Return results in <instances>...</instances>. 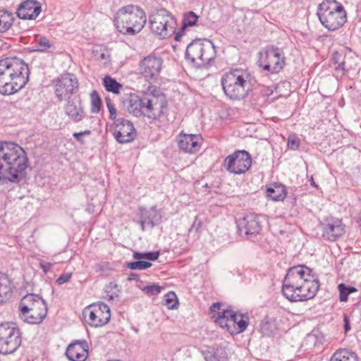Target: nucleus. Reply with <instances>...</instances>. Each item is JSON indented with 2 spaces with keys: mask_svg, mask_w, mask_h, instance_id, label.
<instances>
[{
  "mask_svg": "<svg viewBox=\"0 0 361 361\" xmlns=\"http://www.w3.org/2000/svg\"><path fill=\"white\" fill-rule=\"evenodd\" d=\"M165 305L169 309H176L178 306V301L176 293L173 291H169L164 295Z\"/></svg>",
  "mask_w": 361,
  "mask_h": 361,
  "instance_id": "79ce46f5",
  "label": "nucleus"
},
{
  "mask_svg": "<svg viewBox=\"0 0 361 361\" xmlns=\"http://www.w3.org/2000/svg\"><path fill=\"white\" fill-rule=\"evenodd\" d=\"M14 20L13 13L5 9L0 10V33L7 32L12 27Z\"/></svg>",
  "mask_w": 361,
  "mask_h": 361,
  "instance_id": "72a5a7b5",
  "label": "nucleus"
},
{
  "mask_svg": "<svg viewBox=\"0 0 361 361\" xmlns=\"http://www.w3.org/2000/svg\"><path fill=\"white\" fill-rule=\"evenodd\" d=\"M285 55L282 49L269 45L259 53L258 66L270 74L279 73L285 66Z\"/></svg>",
  "mask_w": 361,
  "mask_h": 361,
  "instance_id": "1a4fd4ad",
  "label": "nucleus"
},
{
  "mask_svg": "<svg viewBox=\"0 0 361 361\" xmlns=\"http://www.w3.org/2000/svg\"><path fill=\"white\" fill-rule=\"evenodd\" d=\"M156 105L157 106H154L153 111H150V114H149V118L159 119L166 112L168 109V102L164 94H160L157 95Z\"/></svg>",
  "mask_w": 361,
  "mask_h": 361,
  "instance_id": "c756f323",
  "label": "nucleus"
},
{
  "mask_svg": "<svg viewBox=\"0 0 361 361\" xmlns=\"http://www.w3.org/2000/svg\"><path fill=\"white\" fill-rule=\"evenodd\" d=\"M151 30L162 38L175 34L176 20L165 8L158 10L149 17Z\"/></svg>",
  "mask_w": 361,
  "mask_h": 361,
  "instance_id": "9d476101",
  "label": "nucleus"
},
{
  "mask_svg": "<svg viewBox=\"0 0 361 361\" xmlns=\"http://www.w3.org/2000/svg\"><path fill=\"white\" fill-rule=\"evenodd\" d=\"M252 163V157L247 151L238 149L225 158L224 166L230 173L240 175L250 169Z\"/></svg>",
  "mask_w": 361,
  "mask_h": 361,
  "instance_id": "f8f14e48",
  "label": "nucleus"
},
{
  "mask_svg": "<svg viewBox=\"0 0 361 361\" xmlns=\"http://www.w3.org/2000/svg\"><path fill=\"white\" fill-rule=\"evenodd\" d=\"M52 265L53 264L51 263L44 261H42L39 263V267L44 273H48L50 271L52 268Z\"/></svg>",
  "mask_w": 361,
  "mask_h": 361,
  "instance_id": "3c124183",
  "label": "nucleus"
},
{
  "mask_svg": "<svg viewBox=\"0 0 361 361\" xmlns=\"http://www.w3.org/2000/svg\"><path fill=\"white\" fill-rule=\"evenodd\" d=\"M139 211L140 219H143L144 223H147V225L151 228L159 224L161 220V215L155 207L149 209L141 207Z\"/></svg>",
  "mask_w": 361,
  "mask_h": 361,
  "instance_id": "393cba45",
  "label": "nucleus"
},
{
  "mask_svg": "<svg viewBox=\"0 0 361 361\" xmlns=\"http://www.w3.org/2000/svg\"><path fill=\"white\" fill-rule=\"evenodd\" d=\"M151 266L152 263L149 262L137 259V261L127 263L126 267L132 270H145Z\"/></svg>",
  "mask_w": 361,
  "mask_h": 361,
  "instance_id": "37998d69",
  "label": "nucleus"
},
{
  "mask_svg": "<svg viewBox=\"0 0 361 361\" xmlns=\"http://www.w3.org/2000/svg\"><path fill=\"white\" fill-rule=\"evenodd\" d=\"M97 59L101 61H103L104 64L109 61V55L105 52H102L98 56Z\"/></svg>",
  "mask_w": 361,
  "mask_h": 361,
  "instance_id": "864d4df0",
  "label": "nucleus"
},
{
  "mask_svg": "<svg viewBox=\"0 0 361 361\" xmlns=\"http://www.w3.org/2000/svg\"><path fill=\"white\" fill-rule=\"evenodd\" d=\"M262 217L255 213H249L237 221L238 231L240 236L253 240L262 230Z\"/></svg>",
  "mask_w": 361,
  "mask_h": 361,
  "instance_id": "4468645a",
  "label": "nucleus"
},
{
  "mask_svg": "<svg viewBox=\"0 0 361 361\" xmlns=\"http://www.w3.org/2000/svg\"><path fill=\"white\" fill-rule=\"evenodd\" d=\"M105 293L109 300H114L119 297L121 290L115 282H110L105 288Z\"/></svg>",
  "mask_w": 361,
  "mask_h": 361,
  "instance_id": "58836bf2",
  "label": "nucleus"
},
{
  "mask_svg": "<svg viewBox=\"0 0 361 361\" xmlns=\"http://www.w3.org/2000/svg\"><path fill=\"white\" fill-rule=\"evenodd\" d=\"M160 252H133V258L135 259H146L149 261H155L158 259Z\"/></svg>",
  "mask_w": 361,
  "mask_h": 361,
  "instance_id": "a19ab883",
  "label": "nucleus"
},
{
  "mask_svg": "<svg viewBox=\"0 0 361 361\" xmlns=\"http://www.w3.org/2000/svg\"><path fill=\"white\" fill-rule=\"evenodd\" d=\"M215 58L216 49L210 40H193L185 50L186 61L196 68H207Z\"/></svg>",
  "mask_w": 361,
  "mask_h": 361,
  "instance_id": "0eeeda50",
  "label": "nucleus"
},
{
  "mask_svg": "<svg viewBox=\"0 0 361 361\" xmlns=\"http://www.w3.org/2000/svg\"><path fill=\"white\" fill-rule=\"evenodd\" d=\"M306 341L310 343H313L314 346L317 345V337L314 334H310L306 338Z\"/></svg>",
  "mask_w": 361,
  "mask_h": 361,
  "instance_id": "6e6d98bb",
  "label": "nucleus"
},
{
  "mask_svg": "<svg viewBox=\"0 0 361 361\" xmlns=\"http://www.w3.org/2000/svg\"><path fill=\"white\" fill-rule=\"evenodd\" d=\"M228 322H232L238 325L237 333L243 332L247 329L249 324V317L247 314H238L232 310L228 315Z\"/></svg>",
  "mask_w": 361,
  "mask_h": 361,
  "instance_id": "2f4dec72",
  "label": "nucleus"
},
{
  "mask_svg": "<svg viewBox=\"0 0 361 361\" xmlns=\"http://www.w3.org/2000/svg\"><path fill=\"white\" fill-rule=\"evenodd\" d=\"M222 304L221 302H214L212 305L209 310L212 314V318L214 322L219 324V326L227 329L230 331V326L228 324V315L231 310L222 309Z\"/></svg>",
  "mask_w": 361,
  "mask_h": 361,
  "instance_id": "b1692460",
  "label": "nucleus"
},
{
  "mask_svg": "<svg viewBox=\"0 0 361 361\" xmlns=\"http://www.w3.org/2000/svg\"><path fill=\"white\" fill-rule=\"evenodd\" d=\"M357 223L359 227L361 229V213L359 214V216H358L357 220Z\"/></svg>",
  "mask_w": 361,
  "mask_h": 361,
  "instance_id": "680f3d73",
  "label": "nucleus"
},
{
  "mask_svg": "<svg viewBox=\"0 0 361 361\" xmlns=\"http://www.w3.org/2000/svg\"><path fill=\"white\" fill-rule=\"evenodd\" d=\"M330 361H358L355 352L343 348L337 350L331 357Z\"/></svg>",
  "mask_w": 361,
  "mask_h": 361,
  "instance_id": "473e14b6",
  "label": "nucleus"
},
{
  "mask_svg": "<svg viewBox=\"0 0 361 361\" xmlns=\"http://www.w3.org/2000/svg\"><path fill=\"white\" fill-rule=\"evenodd\" d=\"M103 85L106 91L114 94H118L122 88V85L116 81V79L109 75H106L103 79Z\"/></svg>",
  "mask_w": 361,
  "mask_h": 361,
  "instance_id": "f704fd0d",
  "label": "nucleus"
},
{
  "mask_svg": "<svg viewBox=\"0 0 361 361\" xmlns=\"http://www.w3.org/2000/svg\"><path fill=\"white\" fill-rule=\"evenodd\" d=\"M300 145V140L295 134L289 135L287 141V147L289 149L297 150Z\"/></svg>",
  "mask_w": 361,
  "mask_h": 361,
  "instance_id": "c03bdc74",
  "label": "nucleus"
},
{
  "mask_svg": "<svg viewBox=\"0 0 361 361\" xmlns=\"http://www.w3.org/2000/svg\"><path fill=\"white\" fill-rule=\"evenodd\" d=\"M109 361H121L120 360H109Z\"/></svg>",
  "mask_w": 361,
  "mask_h": 361,
  "instance_id": "e2e57ef3",
  "label": "nucleus"
},
{
  "mask_svg": "<svg viewBox=\"0 0 361 361\" xmlns=\"http://www.w3.org/2000/svg\"><path fill=\"white\" fill-rule=\"evenodd\" d=\"M64 106L66 115L74 123H78L86 116L85 107L80 97L68 98Z\"/></svg>",
  "mask_w": 361,
  "mask_h": 361,
  "instance_id": "412c9836",
  "label": "nucleus"
},
{
  "mask_svg": "<svg viewBox=\"0 0 361 361\" xmlns=\"http://www.w3.org/2000/svg\"><path fill=\"white\" fill-rule=\"evenodd\" d=\"M202 222L200 219H199L197 216L195 217L192 225L189 229V233H192V231L197 232L199 229V228L201 226Z\"/></svg>",
  "mask_w": 361,
  "mask_h": 361,
  "instance_id": "8fccbe9b",
  "label": "nucleus"
},
{
  "mask_svg": "<svg viewBox=\"0 0 361 361\" xmlns=\"http://www.w3.org/2000/svg\"><path fill=\"white\" fill-rule=\"evenodd\" d=\"M90 98L92 113H99L101 110L102 100L98 92L96 90H93L90 94Z\"/></svg>",
  "mask_w": 361,
  "mask_h": 361,
  "instance_id": "ea45409f",
  "label": "nucleus"
},
{
  "mask_svg": "<svg viewBox=\"0 0 361 361\" xmlns=\"http://www.w3.org/2000/svg\"><path fill=\"white\" fill-rule=\"evenodd\" d=\"M322 230V237L324 240L335 242L345 233V225L341 219L334 216L325 218L319 224Z\"/></svg>",
  "mask_w": 361,
  "mask_h": 361,
  "instance_id": "dca6fc26",
  "label": "nucleus"
},
{
  "mask_svg": "<svg viewBox=\"0 0 361 361\" xmlns=\"http://www.w3.org/2000/svg\"><path fill=\"white\" fill-rule=\"evenodd\" d=\"M250 75L246 71L233 69L225 73L221 80L225 94L233 100L245 97L250 90Z\"/></svg>",
  "mask_w": 361,
  "mask_h": 361,
  "instance_id": "39448f33",
  "label": "nucleus"
},
{
  "mask_svg": "<svg viewBox=\"0 0 361 361\" xmlns=\"http://www.w3.org/2000/svg\"><path fill=\"white\" fill-rule=\"evenodd\" d=\"M178 147L185 153L195 154L202 144V137L199 134H187L181 131L176 137Z\"/></svg>",
  "mask_w": 361,
  "mask_h": 361,
  "instance_id": "6ab92c4d",
  "label": "nucleus"
},
{
  "mask_svg": "<svg viewBox=\"0 0 361 361\" xmlns=\"http://www.w3.org/2000/svg\"><path fill=\"white\" fill-rule=\"evenodd\" d=\"M339 291V300L341 302H346L348 299V295L357 291V289L350 286H346L344 283H340L338 286Z\"/></svg>",
  "mask_w": 361,
  "mask_h": 361,
  "instance_id": "4c0bfd02",
  "label": "nucleus"
},
{
  "mask_svg": "<svg viewBox=\"0 0 361 361\" xmlns=\"http://www.w3.org/2000/svg\"><path fill=\"white\" fill-rule=\"evenodd\" d=\"M14 284L9 276L0 272V304L12 295Z\"/></svg>",
  "mask_w": 361,
  "mask_h": 361,
  "instance_id": "a878e982",
  "label": "nucleus"
},
{
  "mask_svg": "<svg viewBox=\"0 0 361 361\" xmlns=\"http://www.w3.org/2000/svg\"><path fill=\"white\" fill-rule=\"evenodd\" d=\"M72 277V273H64L61 274L56 280V283L58 285H62L66 282H68Z\"/></svg>",
  "mask_w": 361,
  "mask_h": 361,
  "instance_id": "de8ad7c7",
  "label": "nucleus"
},
{
  "mask_svg": "<svg viewBox=\"0 0 361 361\" xmlns=\"http://www.w3.org/2000/svg\"><path fill=\"white\" fill-rule=\"evenodd\" d=\"M128 281H140V276L138 274H135V273H130L129 275H128Z\"/></svg>",
  "mask_w": 361,
  "mask_h": 361,
  "instance_id": "13d9d810",
  "label": "nucleus"
},
{
  "mask_svg": "<svg viewBox=\"0 0 361 361\" xmlns=\"http://www.w3.org/2000/svg\"><path fill=\"white\" fill-rule=\"evenodd\" d=\"M47 302L37 294H27L19 304L20 318L30 324H41L47 317Z\"/></svg>",
  "mask_w": 361,
  "mask_h": 361,
  "instance_id": "423d86ee",
  "label": "nucleus"
},
{
  "mask_svg": "<svg viewBox=\"0 0 361 361\" xmlns=\"http://www.w3.org/2000/svg\"><path fill=\"white\" fill-rule=\"evenodd\" d=\"M140 224L141 228L142 231H145V225H147V223H144L143 219H140V221H138Z\"/></svg>",
  "mask_w": 361,
  "mask_h": 361,
  "instance_id": "052dcab7",
  "label": "nucleus"
},
{
  "mask_svg": "<svg viewBox=\"0 0 361 361\" xmlns=\"http://www.w3.org/2000/svg\"><path fill=\"white\" fill-rule=\"evenodd\" d=\"M320 288L317 274L305 264L290 267L283 281V295L290 302H302L315 297Z\"/></svg>",
  "mask_w": 361,
  "mask_h": 361,
  "instance_id": "f257e3e1",
  "label": "nucleus"
},
{
  "mask_svg": "<svg viewBox=\"0 0 361 361\" xmlns=\"http://www.w3.org/2000/svg\"><path fill=\"white\" fill-rule=\"evenodd\" d=\"M317 15L321 23L329 30H336L346 20V13L343 5L336 0H326L321 3Z\"/></svg>",
  "mask_w": 361,
  "mask_h": 361,
  "instance_id": "6e6552de",
  "label": "nucleus"
},
{
  "mask_svg": "<svg viewBox=\"0 0 361 361\" xmlns=\"http://www.w3.org/2000/svg\"><path fill=\"white\" fill-rule=\"evenodd\" d=\"M162 289V287H161L159 285L152 284L149 285L143 288L142 290L149 296L152 295H157L159 293H160L161 290Z\"/></svg>",
  "mask_w": 361,
  "mask_h": 361,
  "instance_id": "a18cd8bd",
  "label": "nucleus"
},
{
  "mask_svg": "<svg viewBox=\"0 0 361 361\" xmlns=\"http://www.w3.org/2000/svg\"><path fill=\"white\" fill-rule=\"evenodd\" d=\"M91 131L90 130H85L82 132L74 133L73 136L76 139L77 141L83 143L84 141L82 140V135H89Z\"/></svg>",
  "mask_w": 361,
  "mask_h": 361,
  "instance_id": "09e8293b",
  "label": "nucleus"
},
{
  "mask_svg": "<svg viewBox=\"0 0 361 361\" xmlns=\"http://www.w3.org/2000/svg\"><path fill=\"white\" fill-rule=\"evenodd\" d=\"M350 322L346 314H344V329L347 332L350 330Z\"/></svg>",
  "mask_w": 361,
  "mask_h": 361,
  "instance_id": "4d7b16f0",
  "label": "nucleus"
},
{
  "mask_svg": "<svg viewBox=\"0 0 361 361\" xmlns=\"http://www.w3.org/2000/svg\"><path fill=\"white\" fill-rule=\"evenodd\" d=\"M28 65L19 57L0 60V94H13L23 89L29 80Z\"/></svg>",
  "mask_w": 361,
  "mask_h": 361,
  "instance_id": "7ed1b4c3",
  "label": "nucleus"
},
{
  "mask_svg": "<svg viewBox=\"0 0 361 361\" xmlns=\"http://www.w3.org/2000/svg\"><path fill=\"white\" fill-rule=\"evenodd\" d=\"M337 64L338 66L335 68V71L340 73L341 75H343L345 72V61H342Z\"/></svg>",
  "mask_w": 361,
  "mask_h": 361,
  "instance_id": "603ef678",
  "label": "nucleus"
},
{
  "mask_svg": "<svg viewBox=\"0 0 361 361\" xmlns=\"http://www.w3.org/2000/svg\"><path fill=\"white\" fill-rule=\"evenodd\" d=\"M147 22L145 11L138 6L127 5L120 8L114 16V24L117 30L126 35H135Z\"/></svg>",
  "mask_w": 361,
  "mask_h": 361,
  "instance_id": "20e7f679",
  "label": "nucleus"
},
{
  "mask_svg": "<svg viewBox=\"0 0 361 361\" xmlns=\"http://www.w3.org/2000/svg\"><path fill=\"white\" fill-rule=\"evenodd\" d=\"M163 64L160 56L149 54L145 56L140 63V73L147 80H155L159 76Z\"/></svg>",
  "mask_w": 361,
  "mask_h": 361,
  "instance_id": "a211bd4d",
  "label": "nucleus"
},
{
  "mask_svg": "<svg viewBox=\"0 0 361 361\" xmlns=\"http://www.w3.org/2000/svg\"><path fill=\"white\" fill-rule=\"evenodd\" d=\"M278 331L276 320L274 318L265 317L260 324V332L263 336H274Z\"/></svg>",
  "mask_w": 361,
  "mask_h": 361,
  "instance_id": "7c9ffc66",
  "label": "nucleus"
},
{
  "mask_svg": "<svg viewBox=\"0 0 361 361\" xmlns=\"http://www.w3.org/2000/svg\"><path fill=\"white\" fill-rule=\"evenodd\" d=\"M202 353L205 361H227L228 358L224 348H208Z\"/></svg>",
  "mask_w": 361,
  "mask_h": 361,
  "instance_id": "bb28decb",
  "label": "nucleus"
},
{
  "mask_svg": "<svg viewBox=\"0 0 361 361\" xmlns=\"http://www.w3.org/2000/svg\"><path fill=\"white\" fill-rule=\"evenodd\" d=\"M54 92L59 101L71 98L79 89L77 77L70 73H64L53 80Z\"/></svg>",
  "mask_w": 361,
  "mask_h": 361,
  "instance_id": "ddd939ff",
  "label": "nucleus"
},
{
  "mask_svg": "<svg viewBox=\"0 0 361 361\" xmlns=\"http://www.w3.org/2000/svg\"><path fill=\"white\" fill-rule=\"evenodd\" d=\"M20 330L13 323L0 324V354L14 353L21 345Z\"/></svg>",
  "mask_w": 361,
  "mask_h": 361,
  "instance_id": "9b49d317",
  "label": "nucleus"
},
{
  "mask_svg": "<svg viewBox=\"0 0 361 361\" xmlns=\"http://www.w3.org/2000/svg\"><path fill=\"white\" fill-rule=\"evenodd\" d=\"M113 135L120 144L132 142L137 137V131L133 123L124 118H118L114 122Z\"/></svg>",
  "mask_w": 361,
  "mask_h": 361,
  "instance_id": "f3484780",
  "label": "nucleus"
},
{
  "mask_svg": "<svg viewBox=\"0 0 361 361\" xmlns=\"http://www.w3.org/2000/svg\"><path fill=\"white\" fill-rule=\"evenodd\" d=\"M66 355L70 361H85L88 356V345L82 340L75 341L68 346Z\"/></svg>",
  "mask_w": 361,
  "mask_h": 361,
  "instance_id": "4be33fe9",
  "label": "nucleus"
},
{
  "mask_svg": "<svg viewBox=\"0 0 361 361\" xmlns=\"http://www.w3.org/2000/svg\"><path fill=\"white\" fill-rule=\"evenodd\" d=\"M106 103L107 109L110 114L109 118L111 120H113L114 122L115 120H117V118H116L117 110L115 108L114 104L111 102V101L109 98H106Z\"/></svg>",
  "mask_w": 361,
  "mask_h": 361,
  "instance_id": "49530a36",
  "label": "nucleus"
},
{
  "mask_svg": "<svg viewBox=\"0 0 361 361\" xmlns=\"http://www.w3.org/2000/svg\"><path fill=\"white\" fill-rule=\"evenodd\" d=\"M35 51H46L53 47V44L46 37L41 35L35 36Z\"/></svg>",
  "mask_w": 361,
  "mask_h": 361,
  "instance_id": "e433bc0d",
  "label": "nucleus"
},
{
  "mask_svg": "<svg viewBox=\"0 0 361 361\" xmlns=\"http://www.w3.org/2000/svg\"><path fill=\"white\" fill-rule=\"evenodd\" d=\"M198 16L193 11H188L183 14L182 25L174 36L176 41H180L182 35L184 34L185 29L188 27H192L196 25L198 19Z\"/></svg>",
  "mask_w": 361,
  "mask_h": 361,
  "instance_id": "cd10ccee",
  "label": "nucleus"
},
{
  "mask_svg": "<svg viewBox=\"0 0 361 361\" xmlns=\"http://www.w3.org/2000/svg\"><path fill=\"white\" fill-rule=\"evenodd\" d=\"M310 183V185L315 188H319V185L315 183L314 178H313V176H312L310 178V180H309Z\"/></svg>",
  "mask_w": 361,
  "mask_h": 361,
  "instance_id": "bf43d9fd",
  "label": "nucleus"
},
{
  "mask_svg": "<svg viewBox=\"0 0 361 361\" xmlns=\"http://www.w3.org/2000/svg\"><path fill=\"white\" fill-rule=\"evenodd\" d=\"M267 195L274 201H282L286 197L287 191L284 185L274 183L267 188Z\"/></svg>",
  "mask_w": 361,
  "mask_h": 361,
  "instance_id": "c85d7f7f",
  "label": "nucleus"
},
{
  "mask_svg": "<svg viewBox=\"0 0 361 361\" xmlns=\"http://www.w3.org/2000/svg\"><path fill=\"white\" fill-rule=\"evenodd\" d=\"M123 104L130 114L137 117L142 116L144 98L142 99L135 93H130L125 96Z\"/></svg>",
  "mask_w": 361,
  "mask_h": 361,
  "instance_id": "5701e85b",
  "label": "nucleus"
},
{
  "mask_svg": "<svg viewBox=\"0 0 361 361\" xmlns=\"http://www.w3.org/2000/svg\"><path fill=\"white\" fill-rule=\"evenodd\" d=\"M157 95L154 94H149L144 97L143 113L142 116L148 117L149 118L150 111H153L154 106L156 105Z\"/></svg>",
  "mask_w": 361,
  "mask_h": 361,
  "instance_id": "c9c22d12",
  "label": "nucleus"
},
{
  "mask_svg": "<svg viewBox=\"0 0 361 361\" xmlns=\"http://www.w3.org/2000/svg\"><path fill=\"white\" fill-rule=\"evenodd\" d=\"M28 166L25 151L12 142H0V184L18 183Z\"/></svg>",
  "mask_w": 361,
  "mask_h": 361,
  "instance_id": "f03ea898",
  "label": "nucleus"
},
{
  "mask_svg": "<svg viewBox=\"0 0 361 361\" xmlns=\"http://www.w3.org/2000/svg\"><path fill=\"white\" fill-rule=\"evenodd\" d=\"M341 58V55L338 51H334L332 54V61L334 63L337 64L340 63V59Z\"/></svg>",
  "mask_w": 361,
  "mask_h": 361,
  "instance_id": "5fc2aeb1",
  "label": "nucleus"
},
{
  "mask_svg": "<svg viewBox=\"0 0 361 361\" xmlns=\"http://www.w3.org/2000/svg\"><path fill=\"white\" fill-rule=\"evenodd\" d=\"M83 315L86 322L91 326L100 327L106 324L111 318L109 307L104 302L87 307Z\"/></svg>",
  "mask_w": 361,
  "mask_h": 361,
  "instance_id": "2eb2a0df",
  "label": "nucleus"
},
{
  "mask_svg": "<svg viewBox=\"0 0 361 361\" xmlns=\"http://www.w3.org/2000/svg\"><path fill=\"white\" fill-rule=\"evenodd\" d=\"M42 11V4L37 0H25L17 9V16L23 20H35Z\"/></svg>",
  "mask_w": 361,
  "mask_h": 361,
  "instance_id": "aec40b11",
  "label": "nucleus"
}]
</instances>
